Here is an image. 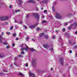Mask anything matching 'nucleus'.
Listing matches in <instances>:
<instances>
[{"label":"nucleus","mask_w":77,"mask_h":77,"mask_svg":"<svg viewBox=\"0 0 77 77\" xmlns=\"http://www.w3.org/2000/svg\"><path fill=\"white\" fill-rule=\"evenodd\" d=\"M25 45L26 47V48H22L21 49V51H24V50H26V51H28L29 50H30L32 51H36L35 50L33 49V48H28V46H27L26 44H25Z\"/></svg>","instance_id":"nucleus-1"},{"label":"nucleus","mask_w":77,"mask_h":77,"mask_svg":"<svg viewBox=\"0 0 77 77\" xmlns=\"http://www.w3.org/2000/svg\"><path fill=\"white\" fill-rule=\"evenodd\" d=\"M55 15L56 18H57L60 19V18H62L61 15L60 14L58 13L57 12H55Z\"/></svg>","instance_id":"nucleus-2"},{"label":"nucleus","mask_w":77,"mask_h":77,"mask_svg":"<svg viewBox=\"0 0 77 77\" xmlns=\"http://www.w3.org/2000/svg\"><path fill=\"white\" fill-rule=\"evenodd\" d=\"M32 65L34 67H35L36 66V62L35 60H33L32 61Z\"/></svg>","instance_id":"nucleus-3"},{"label":"nucleus","mask_w":77,"mask_h":77,"mask_svg":"<svg viewBox=\"0 0 77 77\" xmlns=\"http://www.w3.org/2000/svg\"><path fill=\"white\" fill-rule=\"evenodd\" d=\"M33 16H35L36 18H37V20H39V15L38 14H33Z\"/></svg>","instance_id":"nucleus-4"},{"label":"nucleus","mask_w":77,"mask_h":77,"mask_svg":"<svg viewBox=\"0 0 77 77\" xmlns=\"http://www.w3.org/2000/svg\"><path fill=\"white\" fill-rule=\"evenodd\" d=\"M29 77H35V74L31 72H29Z\"/></svg>","instance_id":"nucleus-5"},{"label":"nucleus","mask_w":77,"mask_h":77,"mask_svg":"<svg viewBox=\"0 0 77 77\" xmlns=\"http://www.w3.org/2000/svg\"><path fill=\"white\" fill-rule=\"evenodd\" d=\"M38 23H36L35 25H30L29 26V28H30L31 29H32V28H33L34 27H35L37 25H38Z\"/></svg>","instance_id":"nucleus-6"},{"label":"nucleus","mask_w":77,"mask_h":77,"mask_svg":"<svg viewBox=\"0 0 77 77\" xmlns=\"http://www.w3.org/2000/svg\"><path fill=\"white\" fill-rule=\"evenodd\" d=\"M60 62L61 64L62 65L63 64V58H60Z\"/></svg>","instance_id":"nucleus-7"},{"label":"nucleus","mask_w":77,"mask_h":77,"mask_svg":"<svg viewBox=\"0 0 77 77\" xmlns=\"http://www.w3.org/2000/svg\"><path fill=\"white\" fill-rule=\"evenodd\" d=\"M47 0H43L42 2H40V3H41V4H42V3H47Z\"/></svg>","instance_id":"nucleus-8"},{"label":"nucleus","mask_w":77,"mask_h":77,"mask_svg":"<svg viewBox=\"0 0 77 77\" xmlns=\"http://www.w3.org/2000/svg\"><path fill=\"white\" fill-rule=\"evenodd\" d=\"M43 47L44 48H48L49 47V46L46 44H44L43 45Z\"/></svg>","instance_id":"nucleus-9"},{"label":"nucleus","mask_w":77,"mask_h":77,"mask_svg":"<svg viewBox=\"0 0 77 77\" xmlns=\"http://www.w3.org/2000/svg\"><path fill=\"white\" fill-rule=\"evenodd\" d=\"M18 2L19 3L18 4V5L19 6H21V3H23V2L21 0H18Z\"/></svg>","instance_id":"nucleus-10"},{"label":"nucleus","mask_w":77,"mask_h":77,"mask_svg":"<svg viewBox=\"0 0 77 77\" xmlns=\"http://www.w3.org/2000/svg\"><path fill=\"white\" fill-rule=\"evenodd\" d=\"M5 16H1L0 17V19L1 20H5Z\"/></svg>","instance_id":"nucleus-11"},{"label":"nucleus","mask_w":77,"mask_h":77,"mask_svg":"<svg viewBox=\"0 0 77 77\" xmlns=\"http://www.w3.org/2000/svg\"><path fill=\"white\" fill-rule=\"evenodd\" d=\"M28 3H35V1L33 0H30L28 1Z\"/></svg>","instance_id":"nucleus-12"},{"label":"nucleus","mask_w":77,"mask_h":77,"mask_svg":"<svg viewBox=\"0 0 77 77\" xmlns=\"http://www.w3.org/2000/svg\"><path fill=\"white\" fill-rule=\"evenodd\" d=\"M2 39H3V37L0 34V43L2 42Z\"/></svg>","instance_id":"nucleus-13"},{"label":"nucleus","mask_w":77,"mask_h":77,"mask_svg":"<svg viewBox=\"0 0 77 77\" xmlns=\"http://www.w3.org/2000/svg\"><path fill=\"white\" fill-rule=\"evenodd\" d=\"M44 37L45 39H48L49 38V37L48 36V35H45Z\"/></svg>","instance_id":"nucleus-14"},{"label":"nucleus","mask_w":77,"mask_h":77,"mask_svg":"<svg viewBox=\"0 0 77 77\" xmlns=\"http://www.w3.org/2000/svg\"><path fill=\"white\" fill-rule=\"evenodd\" d=\"M45 34L44 33H42L40 35V38L44 36Z\"/></svg>","instance_id":"nucleus-15"},{"label":"nucleus","mask_w":77,"mask_h":77,"mask_svg":"<svg viewBox=\"0 0 77 77\" xmlns=\"http://www.w3.org/2000/svg\"><path fill=\"white\" fill-rule=\"evenodd\" d=\"M74 26V25H73V24H72L70 26H69L68 28V30H70L71 29V27H72V26Z\"/></svg>","instance_id":"nucleus-16"},{"label":"nucleus","mask_w":77,"mask_h":77,"mask_svg":"<svg viewBox=\"0 0 77 77\" xmlns=\"http://www.w3.org/2000/svg\"><path fill=\"white\" fill-rule=\"evenodd\" d=\"M18 74L19 75H20V76H24V75L21 72L19 73Z\"/></svg>","instance_id":"nucleus-17"},{"label":"nucleus","mask_w":77,"mask_h":77,"mask_svg":"<svg viewBox=\"0 0 77 77\" xmlns=\"http://www.w3.org/2000/svg\"><path fill=\"white\" fill-rule=\"evenodd\" d=\"M20 10H15L13 12V13L15 14V12H20Z\"/></svg>","instance_id":"nucleus-18"},{"label":"nucleus","mask_w":77,"mask_h":77,"mask_svg":"<svg viewBox=\"0 0 77 77\" xmlns=\"http://www.w3.org/2000/svg\"><path fill=\"white\" fill-rule=\"evenodd\" d=\"M9 17H8L5 16V20H8Z\"/></svg>","instance_id":"nucleus-19"},{"label":"nucleus","mask_w":77,"mask_h":77,"mask_svg":"<svg viewBox=\"0 0 77 77\" xmlns=\"http://www.w3.org/2000/svg\"><path fill=\"white\" fill-rule=\"evenodd\" d=\"M4 56L2 54H0V57H4Z\"/></svg>","instance_id":"nucleus-20"},{"label":"nucleus","mask_w":77,"mask_h":77,"mask_svg":"<svg viewBox=\"0 0 77 77\" xmlns=\"http://www.w3.org/2000/svg\"><path fill=\"white\" fill-rule=\"evenodd\" d=\"M25 66H26V67H28V63H26L24 64Z\"/></svg>","instance_id":"nucleus-21"},{"label":"nucleus","mask_w":77,"mask_h":77,"mask_svg":"<svg viewBox=\"0 0 77 77\" xmlns=\"http://www.w3.org/2000/svg\"><path fill=\"white\" fill-rule=\"evenodd\" d=\"M52 8L53 11H54V12H55V9L54 8V7H53Z\"/></svg>","instance_id":"nucleus-22"},{"label":"nucleus","mask_w":77,"mask_h":77,"mask_svg":"<svg viewBox=\"0 0 77 77\" xmlns=\"http://www.w3.org/2000/svg\"><path fill=\"white\" fill-rule=\"evenodd\" d=\"M47 23V21L45 20H43L42 21V23Z\"/></svg>","instance_id":"nucleus-23"},{"label":"nucleus","mask_w":77,"mask_h":77,"mask_svg":"<svg viewBox=\"0 0 77 77\" xmlns=\"http://www.w3.org/2000/svg\"><path fill=\"white\" fill-rule=\"evenodd\" d=\"M17 34H16V33H14L13 34V37H15V36H16V35Z\"/></svg>","instance_id":"nucleus-24"},{"label":"nucleus","mask_w":77,"mask_h":77,"mask_svg":"<svg viewBox=\"0 0 77 77\" xmlns=\"http://www.w3.org/2000/svg\"><path fill=\"white\" fill-rule=\"evenodd\" d=\"M29 37H27L26 38V41H28V40H29Z\"/></svg>","instance_id":"nucleus-25"},{"label":"nucleus","mask_w":77,"mask_h":77,"mask_svg":"<svg viewBox=\"0 0 77 77\" xmlns=\"http://www.w3.org/2000/svg\"><path fill=\"white\" fill-rule=\"evenodd\" d=\"M17 59H18V57H15L14 58L15 60H17Z\"/></svg>","instance_id":"nucleus-26"},{"label":"nucleus","mask_w":77,"mask_h":77,"mask_svg":"<svg viewBox=\"0 0 77 77\" xmlns=\"http://www.w3.org/2000/svg\"><path fill=\"white\" fill-rule=\"evenodd\" d=\"M73 25H74V26H77V23H74V24H72Z\"/></svg>","instance_id":"nucleus-27"},{"label":"nucleus","mask_w":77,"mask_h":77,"mask_svg":"<svg viewBox=\"0 0 77 77\" xmlns=\"http://www.w3.org/2000/svg\"><path fill=\"white\" fill-rule=\"evenodd\" d=\"M18 57H22L23 56L20 55L18 56Z\"/></svg>","instance_id":"nucleus-28"},{"label":"nucleus","mask_w":77,"mask_h":77,"mask_svg":"<svg viewBox=\"0 0 77 77\" xmlns=\"http://www.w3.org/2000/svg\"><path fill=\"white\" fill-rule=\"evenodd\" d=\"M3 45H7V42H4L3 43Z\"/></svg>","instance_id":"nucleus-29"},{"label":"nucleus","mask_w":77,"mask_h":77,"mask_svg":"<svg viewBox=\"0 0 77 77\" xmlns=\"http://www.w3.org/2000/svg\"><path fill=\"white\" fill-rule=\"evenodd\" d=\"M13 28H14V27L12 26H11L10 28V30H12V29H13Z\"/></svg>","instance_id":"nucleus-30"},{"label":"nucleus","mask_w":77,"mask_h":77,"mask_svg":"<svg viewBox=\"0 0 77 77\" xmlns=\"http://www.w3.org/2000/svg\"><path fill=\"white\" fill-rule=\"evenodd\" d=\"M64 26H67L68 25V23H64Z\"/></svg>","instance_id":"nucleus-31"},{"label":"nucleus","mask_w":77,"mask_h":77,"mask_svg":"<svg viewBox=\"0 0 77 77\" xmlns=\"http://www.w3.org/2000/svg\"><path fill=\"white\" fill-rule=\"evenodd\" d=\"M50 50H51V51H53V47L52 48H51L50 49Z\"/></svg>","instance_id":"nucleus-32"},{"label":"nucleus","mask_w":77,"mask_h":77,"mask_svg":"<svg viewBox=\"0 0 77 77\" xmlns=\"http://www.w3.org/2000/svg\"><path fill=\"white\" fill-rule=\"evenodd\" d=\"M36 30H39V28L38 27L36 29Z\"/></svg>","instance_id":"nucleus-33"},{"label":"nucleus","mask_w":77,"mask_h":77,"mask_svg":"<svg viewBox=\"0 0 77 77\" xmlns=\"http://www.w3.org/2000/svg\"><path fill=\"white\" fill-rule=\"evenodd\" d=\"M9 8H12V6L10 5L9 7Z\"/></svg>","instance_id":"nucleus-34"},{"label":"nucleus","mask_w":77,"mask_h":77,"mask_svg":"<svg viewBox=\"0 0 77 77\" xmlns=\"http://www.w3.org/2000/svg\"><path fill=\"white\" fill-rule=\"evenodd\" d=\"M52 38L53 39H55V35L53 36Z\"/></svg>","instance_id":"nucleus-35"},{"label":"nucleus","mask_w":77,"mask_h":77,"mask_svg":"<svg viewBox=\"0 0 77 77\" xmlns=\"http://www.w3.org/2000/svg\"><path fill=\"white\" fill-rule=\"evenodd\" d=\"M7 33L8 35H10V33H10V32H7Z\"/></svg>","instance_id":"nucleus-36"},{"label":"nucleus","mask_w":77,"mask_h":77,"mask_svg":"<svg viewBox=\"0 0 77 77\" xmlns=\"http://www.w3.org/2000/svg\"><path fill=\"white\" fill-rule=\"evenodd\" d=\"M63 32H65V28H63Z\"/></svg>","instance_id":"nucleus-37"},{"label":"nucleus","mask_w":77,"mask_h":77,"mask_svg":"<svg viewBox=\"0 0 77 77\" xmlns=\"http://www.w3.org/2000/svg\"><path fill=\"white\" fill-rule=\"evenodd\" d=\"M21 54H24V52H21Z\"/></svg>","instance_id":"nucleus-38"},{"label":"nucleus","mask_w":77,"mask_h":77,"mask_svg":"<svg viewBox=\"0 0 77 77\" xmlns=\"http://www.w3.org/2000/svg\"><path fill=\"white\" fill-rule=\"evenodd\" d=\"M19 40V38H16V41H18V40Z\"/></svg>","instance_id":"nucleus-39"},{"label":"nucleus","mask_w":77,"mask_h":77,"mask_svg":"<svg viewBox=\"0 0 77 77\" xmlns=\"http://www.w3.org/2000/svg\"><path fill=\"white\" fill-rule=\"evenodd\" d=\"M29 15H29V14L27 15H26V18H28V17H29Z\"/></svg>","instance_id":"nucleus-40"},{"label":"nucleus","mask_w":77,"mask_h":77,"mask_svg":"<svg viewBox=\"0 0 77 77\" xmlns=\"http://www.w3.org/2000/svg\"><path fill=\"white\" fill-rule=\"evenodd\" d=\"M69 53H72V51L71 50H70L69 51Z\"/></svg>","instance_id":"nucleus-41"},{"label":"nucleus","mask_w":77,"mask_h":77,"mask_svg":"<svg viewBox=\"0 0 77 77\" xmlns=\"http://www.w3.org/2000/svg\"><path fill=\"white\" fill-rule=\"evenodd\" d=\"M14 64L15 65H16V66L17 65V63L15 62L14 63Z\"/></svg>","instance_id":"nucleus-42"},{"label":"nucleus","mask_w":77,"mask_h":77,"mask_svg":"<svg viewBox=\"0 0 77 77\" xmlns=\"http://www.w3.org/2000/svg\"><path fill=\"white\" fill-rule=\"evenodd\" d=\"M45 17V16H44V15H42V18H44Z\"/></svg>","instance_id":"nucleus-43"},{"label":"nucleus","mask_w":77,"mask_h":77,"mask_svg":"<svg viewBox=\"0 0 77 77\" xmlns=\"http://www.w3.org/2000/svg\"><path fill=\"white\" fill-rule=\"evenodd\" d=\"M20 24H21L23 23V21L20 22Z\"/></svg>","instance_id":"nucleus-44"},{"label":"nucleus","mask_w":77,"mask_h":77,"mask_svg":"<svg viewBox=\"0 0 77 77\" xmlns=\"http://www.w3.org/2000/svg\"><path fill=\"white\" fill-rule=\"evenodd\" d=\"M12 45L13 47H14L15 45V44H14V43H13Z\"/></svg>","instance_id":"nucleus-45"},{"label":"nucleus","mask_w":77,"mask_h":77,"mask_svg":"<svg viewBox=\"0 0 77 77\" xmlns=\"http://www.w3.org/2000/svg\"><path fill=\"white\" fill-rule=\"evenodd\" d=\"M9 48V46H8L6 47V48Z\"/></svg>","instance_id":"nucleus-46"},{"label":"nucleus","mask_w":77,"mask_h":77,"mask_svg":"<svg viewBox=\"0 0 77 77\" xmlns=\"http://www.w3.org/2000/svg\"><path fill=\"white\" fill-rule=\"evenodd\" d=\"M47 12V10H45L44 11V12Z\"/></svg>","instance_id":"nucleus-47"},{"label":"nucleus","mask_w":77,"mask_h":77,"mask_svg":"<svg viewBox=\"0 0 77 77\" xmlns=\"http://www.w3.org/2000/svg\"><path fill=\"white\" fill-rule=\"evenodd\" d=\"M4 35V32H2V36H3Z\"/></svg>","instance_id":"nucleus-48"},{"label":"nucleus","mask_w":77,"mask_h":77,"mask_svg":"<svg viewBox=\"0 0 77 77\" xmlns=\"http://www.w3.org/2000/svg\"><path fill=\"white\" fill-rule=\"evenodd\" d=\"M32 41H35V40L34 39H32Z\"/></svg>","instance_id":"nucleus-49"},{"label":"nucleus","mask_w":77,"mask_h":77,"mask_svg":"<svg viewBox=\"0 0 77 77\" xmlns=\"http://www.w3.org/2000/svg\"><path fill=\"white\" fill-rule=\"evenodd\" d=\"M54 5H56V2H54Z\"/></svg>","instance_id":"nucleus-50"},{"label":"nucleus","mask_w":77,"mask_h":77,"mask_svg":"<svg viewBox=\"0 0 77 77\" xmlns=\"http://www.w3.org/2000/svg\"><path fill=\"white\" fill-rule=\"evenodd\" d=\"M51 71H53V68H51Z\"/></svg>","instance_id":"nucleus-51"},{"label":"nucleus","mask_w":77,"mask_h":77,"mask_svg":"<svg viewBox=\"0 0 77 77\" xmlns=\"http://www.w3.org/2000/svg\"><path fill=\"white\" fill-rule=\"evenodd\" d=\"M36 11H38V10H39V9H38V8H36Z\"/></svg>","instance_id":"nucleus-52"},{"label":"nucleus","mask_w":77,"mask_h":77,"mask_svg":"<svg viewBox=\"0 0 77 77\" xmlns=\"http://www.w3.org/2000/svg\"><path fill=\"white\" fill-rule=\"evenodd\" d=\"M49 17H50V18H53V17L51 16H49Z\"/></svg>","instance_id":"nucleus-53"},{"label":"nucleus","mask_w":77,"mask_h":77,"mask_svg":"<svg viewBox=\"0 0 77 77\" xmlns=\"http://www.w3.org/2000/svg\"><path fill=\"white\" fill-rule=\"evenodd\" d=\"M25 29H27V27L26 26H24Z\"/></svg>","instance_id":"nucleus-54"},{"label":"nucleus","mask_w":77,"mask_h":77,"mask_svg":"<svg viewBox=\"0 0 77 77\" xmlns=\"http://www.w3.org/2000/svg\"><path fill=\"white\" fill-rule=\"evenodd\" d=\"M75 34H77V31L75 32Z\"/></svg>","instance_id":"nucleus-55"},{"label":"nucleus","mask_w":77,"mask_h":77,"mask_svg":"<svg viewBox=\"0 0 77 77\" xmlns=\"http://www.w3.org/2000/svg\"><path fill=\"white\" fill-rule=\"evenodd\" d=\"M60 39H61V37H59Z\"/></svg>","instance_id":"nucleus-56"},{"label":"nucleus","mask_w":77,"mask_h":77,"mask_svg":"<svg viewBox=\"0 0 77 77\" xmlns=\"http://www.w3.org/2000/svg\"><path fill=\"white\" fill-rule=\"evenodd\" d=\"M56 32H57V33H59V31H56Z\"/></svg>","instance_id":"nucleus-57"},{"label":"nucleus","mask_w":77,"mask_h":77,"mask_svg":"<svg viewBox=\"0 0 77 77\" xmlns=\"http://www.w3.org/2000/svg\"><path fill=\"white\" fill-rule=\"evenodd\" d=\"M70 14H69L67 15V17H69V16H70Z\"/></svg>","instance_id":"nucleus-58"},{"label":"nucleus","mask_w":77,"mask_h":77,"mask_svg":"<svg viewBox=\"0 0 77 77\" xmlns=\"http://www.w3.org/2000/svg\"><path fill=\"white\" fill-rule=\"evenodd\" d=\"M23 44H21V45H20V47H22V46H23Z\"/></svg>","instance_id":"nucleus-59"},{"label":"nucleus","mask_w":77,"mask_h":77,"mask_svg":"<svg viewBox=\"0 0 77 77\" xmlns=\"http://www.w3.org/2000/svg\"><path fill=\"white\" fill-rule=\"evenodd\" d=\"M17 21V20H16L15 19V22H16Z\"/></svg>","instance_id":"nucleus-60"},{"label":"nucleus","mask_w":77,"mask_h":77,"mask_svg":"<svg viewBox=\"0 0 77 77\" xmlns=\"http://www.w3.org/2000/svg\"><path fill=\"white\" fill-rule=\"evenodd\" d=\"M41 9L42 10V9H43V8H41Z\"/></svg>","instance_id":"nucleus-61"},{"label":"nucleus","mask_w":77,"mask_h":77,"mask_svg":"<svg viewBox=\"0 0 77 77\" xmlns=\"http://www.w3.org/2000/svg\"><path fill=\"white\" fill-rule=\"evenodd\" d=\"M12 66V64H11L10 65V66Z\"/></svg>","instance_id":"nucleus-62"},{"label":"nucleus","mask_w":77,"mask_h":77,"mask_svg":"<svg viewBox=\"0 0 77 77\" xmlns=\"http://www.w3.org/2000/svg\"><path fill=\"white\" fill-rule=\"evenodd\" d=\"M37 1H39V0H37Z\"/></svg>","instance_id":"nucleus-63"},{"label":"nucleus","mask_w":77,"mask_h":77,"mask_svg":"<svg viewBox=\"0 0 77 77\" xmlns=\"http://www.w3.org/2000/svg\"><path fill=\"white\" fill-rule=\"evenodd\" d=\"M0 8H1V7L0 6Z\"/></svg>","instance_id":"nucleus-64"}]
</instances>
